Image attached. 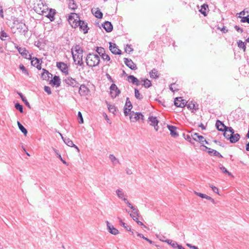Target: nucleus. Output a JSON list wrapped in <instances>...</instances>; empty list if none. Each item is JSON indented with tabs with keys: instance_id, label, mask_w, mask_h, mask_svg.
Masks as SVG:
<instances>
[{
	"instance_id": "393cba45",
	"label": "nucleus",
	"mask_w": 249,
	"mask_h": 249,
	"mask_svg": "<svg viewBox=\"0 0 249 249\" xmlns=\"http://www.w3.org/2000/svg\"><path fill=\"white\" fill-rule=\"evenodd\" d=\"M132 108V105L129 100V98L127 97L126 100L125 104L124 107V109H127L128 111H130Z\"/></svg>"
},
{
	"instance_id": "e2e57ef3",
	"label": "nucleus",
	"mask_w": 249,
	"mask_h": 249,
	"mask_svg": "<svg viewBox=\"0 0 249 249\" xmlns=\"http://www.w3.org/2000/svg\"><path fill=\"white\" fill-rule=\"evenodd\" d=\"M226 129L227 130H225V131H229L231 133V134H233L234 133V130L231 127H226Z\"/></svg>"
},
{
	"instance_id": "338daca9",
	"label": "nucleus",
	"mask_w": 249,
	"mask_h": 249,
	"mask_svg": "<svg viewBox=\"0 0 249 249\" xmlns=\"http://www.w3.org/2000/svg\"><path fill=\"white\" fill-rule=\"evenodd\" d=\"M178 244L175 241H173L171 244V246L174 248H178Z\"/></svg>"
},
{
	"instance_id": "8fccbe9b",
	"label": "nucleus",
	"mask_w": 249,
	"mask_h": 249,
	"mask_svg": "<svg viewBox=\"0 0 249 249\" xmlns=\"http://www.w3.org/2000/svg\"><path fill=\"white\" fill-rule=\"evenodd\" d=\"M220 170L222 171V172L224 173H227L228 174L229 176H231V174L229 172L224 166H222L220 167Z\"/></svg>"
},
{
	"instance_id": "ddd939ff",
	"label": "nucleus",
	"mask_w": 249,
	"mask_h": 249,
	"mask_svg": "<svg viewBox=\"0 0 249 249\" xmlns=\"http://www.w3.org/2000/svg\"><path fill=\"white\" fill-rule=\"evenodd\" d=\"M109 50L113 54H120L121 51L119 50L115 43H109Z\"/></svg>"
},
{
	"instance_id": "37998d69",
	"label": "nucleus",
	"mask_w": 249,
	"mask_h": 249,
	"mask_svg": "<svg viewBox=\"0 0 249 249\" xmlns=\"http://www.w3.org/2000/svg\"><path fill=\"white\" fill-rule=\"evenodd\" d=\"M96 51L101 56L105 53L104 49L102 47H97Z\"/></svg>"
},
{
	"instance_id": "9b49d317",
	"label": "nucleus",
	"mask_w": 249,
	"mask_h": 249,
	"mask_svg": "<svg viewBox=\"0 0 249 249\" xmlns=\"http://www.w3.org/2000/svg\"><path fill=\"white\" fill-rule=\"evenodd\" d=\"M107 230L109 233L113 235L119 234V231L112 225L108 221L106 222Z\"/></svg>"
},
{
	"instance_id": "774afa93",
	"label": "nucleus",
	"mask_w": 249,
	"mask_h": 249,
	"mask_svg": "<svg viewBox=\"0 0 249 249\" xmlns=\"http://www.w3.org/2000/svg\"><path fill=\"white\" fill-rule=\"evenodd\" d=\"M187 246L191 249H199L196 246H193L190 244H187Z\"/></svg>"
},
{
	"instance_id": "5701e85b",
	"label": "nucleus",
	"mask_w": 249,
	"mask_h": 249,
	"mask_svg": "<svg viewBox=\"0 0 249 249\" xmlns=\"http://www.w3.org/2000/svg\"><path fill=\"white\" fill-rule=\"evenodd\" d=\"M240 139V135L236 133L235 134H230V137H229V140L230 142L231 143H235Z\"/></svg>"
},
{
	"instance_id": "5fc2aeb1",
	"label": "nucleus",
	"mask_w": 249,
	"mask_h": 249,
	"mask_svg": "<svg viewBox=\"0 0 249 249\" xmlns=\"http://www.w3.org/2000/svg\"><path fill=\"white\" fill-rule=\"evenodd\" d=\"M133 51V49L131 48L130 45H127L125 48V51L126 53H130Z\"/></svg>"
},
{
	"instance_id": "a878e982",
	"label": "nucleus",
	"mask_w": 249,
	"mask_h": 249,
	"mask_svg": "<svg viewBox=\"0 0 249 249\" xmlns=\"http://www.w3.org/2000/svg\"><path fill=\"white\" fill-rule=\"evenodd\" d=\"M52 82L53 85H55L58 87L60 85V79L59 76H54L52 80Z\"/></svg>"
},
{
	"instance_id": "4468645a",
	"label": "nucleus",
	"mask_w": 249,
	"mask_h": 249,
	"mask_svg": "<svg viewBox=\"0 0 249 249\" xmlns=\"http://www.w3.org/2000/svg\"><path fill=\"white\" fill-rule=\"evenodd\" d=\"M148 119L149 121L150 122V125L154 127V129L156 131H158L159 129V126L158 125L159 121L157 118L153 116H150Z\"/></svg>"
},
{
	"instance_id": "9d476101",
	"label": "nucleus",
	"mask_w": 249,
	"mask_h": 249,
	"mask_svg": "<svg viewBox=\"0 0 249 249\" xmlns=\"http://www.w3.org/2000/svg\"><path fill=\"white\" fill-rule=\"evenodd\" d=\"M77 27H79L80 30L83 31L84 34L88 33L89 28H88L87 23L85 21L79 20L78 21Z\"/></svg>"
},
{
	"instance_id": "423d86ee",
	"label": "nucleus",
	"mask_w": 249,
	"mask_h": 249,
	"mask_svg": "<svg viewBox=\"0 0 249 249\" xmlns=\"http://www.w3.org/2000/svg\"><path fill=\"white\" fill-rule=\"evenodd\" d=\"M110 95L112 98L116 97L120 93V90L115 84H112L110 87Z\"/></svg>"
},
{
	"instance_id": "20e7f679",
	"label": "nucleus",
	"mask_w": 249,
	"mask_h": 249,
	"mask_svg": "<svg viewBox=\"0 0 249 249\" xmlns=\"http://www.w3.org/2000/svg\"><path fill=\"white\" fill-rule=\"evenodd\" d=\"M64 82L67 85L72 88H78L79 85V83L75 79L70 76L65 78Z\"/></svg>"
},
{
	"instance_id": "ea45409f",
	"label": "nucleus",
	"mask_w": 249,
	"mask_h": 249,
	"mask_svg": "<svg viewBox=\"0 0 249 249\" xmlns=\"http://www.w3.org/2000/svg\"><path fill=\"white\" fill-rule=\"evenodd\" d=\"M237 44H238V46L239 48H242L244 52L245 51L246 47V45H245V42H243L241 40H239L237 42Z\"/></svg>"
},
{
	"instance_id": "4d7b16f0",
	"label": "nucleus",
	"mask_w": 249,
	"mask_h": 249,
	"mask_svg": "<svg viewBox=\"0 0 249 249\" xmlns=\"http://www.w3.org/2000/svg\"><path fill=\"white\" fill-rule=\"evenodd\" d=\"M44 90L48 94H51L52 93L51 89L50 87L48 86H45Z\"/></svg>"
},
{
	"instance_id": "7ed1b4c3",
	"label": "nucleus",
	"mask_w": 249,
	"mask_h": 249,
	"mask_svg": "<svg viewBox=\"0 0 249 249\" xmlns=\"http://www.w3.org/2000/svg\"><path fill=\"white\" fill-rule=\"evenodd\" d=\"M80 20L77 14L71 13L68 18V21L73 28L77 27L78 21Z\"/></svg>"
},
{
	"instance_id": "f257e3e1",
	"label": "nucleus",
	"mask_w": 249,
	"mask_h": 249,
	"mask_svg": "<svg viewBox=\"0 0 249 249\" xmlns=\"http://www.w3.org/2000/svg\"><path fill=\"white\" fill-rule=\"evenodd\" d=\"M73 59L76 65L82 66L83 62V50L79 45L71 49Z\"/></svg>"
},
{
	"instance_id": "a19ab883",
	"label": "nucleus",
	"mask_w": 249,
	"mask_h": 249,
	"mask_svg": "<svg viewBox=\"0 0 249 249\" xmlns=\"http://www.w3.org/2000/svg\"><path fill=\"white\" fill-rule=\"evenodd\" d=\"M135 97L139 100H141L142 98V96L139 92V91L137 89H135Z\"/></svg>"
},
{
	"instance_id": "0eeeda50",
	"label": "nucleus",
	"mask_w": 249,
	"mask_h": 249,
	"mask_svg": "<svg viewBox=\"0 0 249 249\" xmlns=\"http://www.w3.org/2000/svg\"><path fill=\"white\" fill-rule=\"evenodd\" d=\"M187 104V102L182 99V97H177L174 101V105L177 107H183Z\"/></svg>"
},
{
	"instance_id": "4c0bfd02",
	"label": "nucleus",
	"mask_w": 249,
	"mask_h": 249,
	"mask_svg": "<svg viewBox=\"0 0 249 249\" xmlns=\"http://www.w3.org/2000/svg\"><path fill=\"white\" fill-rule=\"evenodd\" d=\"M19 69L22 71V73L27 76H29V74L27 70L25 68L23 64H20Z\"/></svg>"
},
{
	"instance_id": "2eb2a0df",
	"label": "nucleus",
	"mask_w": 249,
	"mask_h": 249,
	"mask_svg": "<svg viewBox=\"0 0 249 249\" xmlns=\"http://www.w3.org/2000/svg\"><path fill=\"white\" fill-rule=\"evenodd\" d=\"M124 62L125 64L131 70H135L137 69L136 64L131 59L124 58Z\"/></svg>"
},
{
	"instance_id": "680f3d73",
	"label": "nucleus",
	"mask_w": 249,
	"mask_h": 249,
	"mask_svg": "<svg viewBox=\"0 0 249 249\" xmlns=\"http://www.w3.org/2000/svg\"><path fill=\"white\" fill-rule=\"evenodd\" d=\"M195 194L197 195V196H199V197L202 198H205V196L206 195L205 194H202V193H198L197 192H195Z\"/></svg>"
},
{
	"instance_id": "c756f323",
	"label": "nucleus",
	"mask_w": 249,
	"mask_h": 249,
	"mask_svg": "<svg viewBox=\"0 0 249 249\" xmlns=\"http://www.w3.org/2000/svg\"><path fill=\"white\" fill-rule=\"evenodd\" d=\"M109 159L114 165H116L119 162V160L113 154L109 155Z\"/></svg>"
},
{
	"instance_id": "c03bdc74",
	"label": "nucleus",
	"mask_w": 249,
	"mask_h": 249,
	"mask_svg": "<svg viewBox=\"0 0 249 249\" xmlns=\"http://www.w3.org/2000/svg\"><path fill=\"white\" fill-rule=\"evenodd\" d=\"M186 106H187V107L188 108H189L190 109H191H191H196V108H195V107H196L195 104L194 102H193L192 101H191V102H189L188 103V104H187V105L186 104Z\"/></svg>"
},
{
	"instance_id": "473e14b6",
	"label": "nucleus",
	"mask_w": 249,
	"mask_h": 249,
	"mask_svg": "<svg viewBox=\"0 0 249 249\" xmlns=\"http://www.w3.org/2000/svg\"><path fill=\"white\" fill-rule=\"evenodd\" d=\"M118 219L119 220L121 226L124 228L126 230L128 231H131L130 227H129V226H126L125 225V223L123 221L122 219L120 217H118Z\"/></svg>"
},
{
	"instance_id": "49530a36",
	"label": "nucleus",
	"mask_w": 249,
	"mask_h": 249,
	"mask_svg": "<svg viewBox=\"0 0 249 249\" xmlns=\"http://www.w3.org/2000/svg\"><path fill=\"white\" fill-rule=\"evenodd\" d=\"M94 15L96 18H101L103 17L102 13L99 10H96L94 12Z\"/></svg>"
},
{
	"instance_id": "c85d7f7f",
	"label": "nucleus",
	"mask_w": 249,
	"mask_h": 249,
	"mask_svg": "<svg viewBox=\"0 0 249 249\" xmlns=\"http://www.w3.org/2000/svg\"><path fill=\"white\" fill-rule=\"evenodd\" d=\"M208 10V6L206 4H204L201 7V9L199 10L200 12L204 16L207 15L206 12Z\"/></svg>"
},
{
	"instance_id": "f704fd0d",
	"label": "nucleus",
	"mask_w": 249,
	"mask_h": 249,
	"mask_svg": "<svg viewBox=\"0 0 249 249\" xmlns=\"http://www.w3.org/2000/svg\"><path fill=\"white\" fill-rule=\"evenodd\" d=\"M124 201L128 205L129 207H130L131 209L133 210L134 213H137V210L134 208V207L132 205V204L130 203L129 202V201L126 198H124Z\"/></svg>"
},
{
	"instance_id": "412c9836",
	"label": "nucleus",
	"mask_w": 249,
	"mask_h": 249,
	"mask_svg": "<svg viewBox=\"0 0 249 249\" xmlns=\"http://www.w3.org/2000/svg\"><path fill=\"white\" fill-rule=\"evenodd\" d=\"M216 126L217 129L221 131H224L225 130H227L226 126L224 125V124L221 121L217 120L216 122Z\"/></svg>"
},
{
	"instance_id": "6e6552de",
	"label": "nucleus",
	"mask_w": 249,
	"mask_h": 249,
	"mask_svg": "<svg viewBox=\"0 0 249 249\" xmlns=\"http://www.w3.org/2000/svg\"><path fill=\"white\" fill-rule=\"evenodd\" d=\"M141 118L143 120V115L141 113L133 112L130 113V120L131 122H135Z\"/></svg>"
},
{
	"instance_id": "f8f14e48",
	"label": "nucleus",
	"mask_w": 249,
	"mask_h": 249,
	"mask_svg": "<svg viewBox=\"0 0 249 249\" xmlns=\"http://www.w3.org/2000/svg\"><path fill=\"white\" fill-rule=\"evenodd\" d=\"M56 66L62 72L65 73L66 74H68V68L66 64L61 62H57Z\"/></svg>"
},
{
	"instance_id": "7c9ffc66",
	"label": "nucleus",
	"mask_w": 249,
	"mask_h": 249,
	"mask_svg": "<svg viewBox=\"0 0 249 249\" xmlns=\"http://www.w3.org/2000/svg\"><path fill=\"white\" fill-rule=\"evenodd\" d=\"M19 129L24 134L25 136H26L27 134V130L19 122L17 123Z\"/></svg>"
},
{
	"instance_id": "f3484780",
	"label": "nucleus",
	"mask_w": 249,
	"mask_h": 249,
	"mask_svg": "<svg viewBox=\"0 0 249 249\" xmlns=\"http://www.w3.org/2000/svg\"><path fill=\"white\" fill-rule=\"evenodd\" d=\"M17 29L21 33H25L28 31V28L23 23H19L17 24Z\"/></svg>"
},
{
	"instance_id": "6e6d98bb",
	"label": "nucleus",
	"mask_w": 249,
	"mask_h": 249,
	"mask_svg": "<svg viewBox=\"0 0 249 249\" xmlns=\"http://www.w3.org/2000/svg\"><path fill=\"white\" fill-rule=\"evenodd\" d=\"M78 117L80 119L79 123L80 124H83V122H84V121H83V117H82V113L80 111H79L78 113Z\"/></svg>"
},
{
	"instance_id": "a211bd4d",
	"label": "nucleus",
	"mask_w": 249,
	"mask_h": 249,
	"mask_svg": "<svg viewBox=\"0 0 249 249\" xmlns=\"http://www.w3.org/2000/svg\"><path fill=\"white\" fill-rule=\"evenodd\" d=\"M52 76L53 75L48 71L43 69V72L41 73V77L43 80H49Z\"/></svg>"
},
{
	"instance_id": "e433bc0d",
	"label": "nucleus",
	"mask_w": 249,
	"mask_h": 249,
	"mask_svg": "<svg viewBox=\"0 0 249 249\" xmlns=\"http://www.w3.org/2000/svg\"><path fill=\"white\" fill-rule=\"evenodd\" d=\"M150 76L152 78L158 77L159 76L158 75V71L155 69H153L150 72Z\"/></svg>"
},
{
	"instance_id": "cd10ccee",
	"label": "nucleus",
	"mask_w": 249,
	"mask_h": 249,
	"mask_svg": "<svg viewBox=\"0 0 249 249\" xmlns=\"http://www.w3.org/2000/svg\"><path fill=\"white\" fill-rule=\"evenodd\" d=\"M116 193L117 196L119 198L122 199L123 200H124V198H125V196L122 189H117L116 191Z\"/></svg>"
},
{
	"instance_id": "603ef678",
	"label": "nucleus",
	"mask_w": 249,
	"mask_h": 249,
	"mask_svg": "<svg viewBox=\"0 0 249 249\" xmlns=\"http://www.w3.org/2000/svg\"><path fill=\"white\" fill-rule=\"evenodd\" d=\"M204 138L203 136L201 135H199V136L197 137V139L195 141L198 142L201 144L203 143V141Z\"/></svg>"
},
{
	"instance_id": "b1692460",
	"label": "nucleus",
	"mask_w": 249,
	"mask_h": 249,
	"mask_svg": "<svg viewBox=\"0 0 249 249\" xmlns=\"http://www.w3.org/2000/svg\"><path fill=\"white\" fill-rule=\"evenodd\" d=\"M167 127L170 131V134L173 137H176L178 135L176 132V127L173 125H168Z\"/></svg>"
},
{
	"instance_id": "79ce46f5",
	"label": "nucleus",
	"mask_w": 249,
	"mask_h": 249,
	"mask_svg": "<svg viewBox=\"0 0 249 249\" xmlns=\"http://www.w3.org/2000/svg\"><path fill=\"white\" fill-rule=\"evenodd\" d=\"M142 81L143 82V85L145 88H149L151 86V81L147 79L143 80Z\"/></svg>"
},
{
	"instance_id": "6ab92c4d",
	"label": "nucleus",
	"mask_w": 249,
	"mask_h": 249,
	"mask_svg": "<svg viewBox=\"0 0 249 249\" xmlns=\"http://www.w3.org/2000/svg\"><path fill=\"white\" fill-rule=\"evenodd\" d=\"M64 142L69 146L70 147H74L75 149H77V151L79 152V149L78 147L75 145L72 142V141L70 140L69 138H65V139H63Z\"/></svg>"
},
{
	"instance_id": "39448f33",
	"label": "nucleus",
	"mask_w": 249,
	"mask_h": 249,
	"mask_svg": "<svg viewBox=\"0 0 249 249\" xmlns=\"http://www.w3.org/2000/svg\"><path fill=\"white\" fill-rule=\"evenodd\" d=\"M19 53L25 58L31 59L32 56L25 48L17 47Z\"/></svg>"
},
{
	"instance_id": "4be33fe9",
	"label": "nucleus",
	"mask_w": 249,
	"mask_h": 249,
	"mask_svg": "<svg viewBox=\"0 0 249 249\" xmlns=\"http://www.w3.org/2000/svg\"><path fill=\"white\" fill-rule=\"evenodd\" d=\"M103 28L107 32H111L113 29V26L110 22L106 21L102 25Z\"/></svg>"
},
{
	"instance_id": "bf43d9fd",
	"label": "nucleus",
	"mask_w": 249,
	"mask_h": 249,
	"mask_svg": "<svg viewBox=\"0 0 249 249\" xmlns=\"http://www.w3.org/2000/svg\"><path fill=\"white\" fill-rule=\"evenodd\" d=\"M157 237L161 241L165 242V240L164 239L165 237L162 235H157Z\"/></svg>"
},
{
	"instance_id": "052dcab7",
	"label": "nucleus",
	"mask_w": 249,
	"mask_h": 249,
	"mask_svg": "<svg viewBox=\"0 0 249 249\" xmlns=\"http://www.w3.org/2000/svg\"><path fill=\"white\" fill-rule=\"evenodd\" d=\"M199 135L197 133H194L191 134V137L194 141H196L197 139V137H198Z\"/></svg>"
},
{
	"instance_id": "13d9d810",
	"label": "nucleus",
	"mask_w": 249,
	"mask_h": 249,
	"mask_svg": "<svg viewBox=\"0 0 249 249\" xmlns=\"http://www.w3.org/2000/svg\"><path fill=\"white\" fill-rule=\"evenodd\" d=\"M7 34L4 32L3 31L1 32L0 37L2 40H5L4 37H7Z\"/></svg>"
},
{
	"instance_id": "2f4dec72",
	"label": "nucleus",
	"mask_w": 249,
	"mask_h": 249,
	"mask_svg": "<svg viewBox=\"0 0 249 249\" xmlns=\"http://www.w3.org/2000/svg\"><path fill=\"white\" fill-rule=\"evenodd\" d=\"M69 7L72 10H74L77 8V5L75 3L73 0H68Z\"/></svg>"
},
{
	"instance_id": "09e8293b",
	"label": "nucleus",
	"mask_w": 249,
	"mask_h": 249,
	"mask_svg": "<svg viewBox=\"0 0 249 249\" xmlns=\"http://www.w3.org/2000/svg\"><path fill=\"white\" fill-rule=\"evenodd\" d=\"M170 89L172 90L173 92H174L175 91L178 90V89L176 84L174 83L171 84L170 86Z\"/></svg>"
},
{
	"instance_id": "72a5a7b5",
	"label": "nucleus",
	"mask_w": 249,
	"mask_h": 249,
	"mask_svg": "<svg viewBox=\"0 0 249 249\" xmlns=\"http://www.w3.org/2000/svg\"><path fill=\"white\" fill-rule=\"evenodd\" d=\"M38 7L39 8V10H38V7L36 6V10L38 13H43L45 10V7L42 4V3H41V4H38Z\"/></svg>"
},
{
	"instance_id": "de8ad7c7",
	"label": "nucleus",
	"mask_w": 249,
	"mask_h": 249,
	"mask_svg": "<svg viewBox=\"0 0 249 249\" xmlns=\"http://www.w3.org/2000/svg\"><path fill=\"white\" fill-rule=\"evenodd\" d=\"M15 107L17 110H18L21 113L23 112L22 106L20 105L19 103H16L15 104Z\"/></svg>"
},
{
	"instance_id": "a18cd8bd",
	"label": "nucleus",
	"mask_w": 249,
	"mask_h": 249,
	"mask_svg": "<svg viewBox=\"0 0 249 249\" xmlns=\"http://www.w3.org/2000/svg\"><path fill=\"white\" fill-rule=\"evenodd\" d=\"M249 16H239L238 17L239 18H241V22L244 23V22H247L248 18H249Z\"/></svg>"
},
{
	"instance_id": "aec40b11",
	"label": "nucleus",
	"mask_w": 249,
	"mask_h": 249,
	"mask_svg": "<svg viewBox=\"0 0 249 249\" xmlns=\"http://www.w3.org/2000/svg\"><path fill=\"white\" fill-rule=\"evenodd\" d=\"M128 81L129 82L132 83L133 84H135L137 86H139L141 84V82L133 75H129L127 77Z\"/></svg>"
},
{
	"instance_id": "3c124183",
	"label": "nucleus",
	"mask_w": 249,
	"mask_h": 249,
	"mask_svg": "<svg viewBox=\"0 0 249 249\" xmlns=\"http://www.w3.org/2000/svg\"><path fill=\"white\" fill-rule=\"evenodd\" d=\"M101 56L103 59L104 60H107L108 61L110 59L109 56L108 54H106L105 53H104Z\"/></svg>"
},
{
	"instance_id": "bb28decb",
	"label": "nucleus",
	"mask_w": 249,
	"mask_h": 249,
	"mask_svg": "<svg viewBox=\"0 0 249 249\" xmlns=\"http://www.w3.org/2000/svg\"><path fill=\"white\" fill-rule=\"evenodd\" d=\"M205 148L208 150V152L210 154H213L214 156H218L220 157H222L221 155L217 151L211 149L210 148L207 147V146H205Z\"/></svg>"
},
{
	"instance_id": "dca6fc26",
	"label": "nucleus",
	"mask_w": 249,
	"mask_h": 249,
	"mask_svg": "<svg viewBox=\"0 0 249 249\" xmlns=\"http://www.w3.org/2000/svg\"><path fill=\"white\" fill-rule=\"evenodd\" d=\"M31 60V65L34 67H36L37 69L41 70V62H40V61L39 59L35 57V58H32Z\"/></svg>"
},
{
	"instance_id": "69168bd1",
	"label": "nucleus",
	"mask_w": 249,
	"mask_h": 249,
	"mask_svg": "<svg viewBox=\"0 0 249 249\" xmlns=\"http://www.w3.org/2000/svg\"><path fill=\"white\" fill-rule=\"evenodd\" d=\"M205 198L206 199H208L209 200H210L211 202H212L213 203H214V200L213 198H212L211 197L207 196L206 195Z\"/></svg>"
},
{
	"instance_id": "58836bf2",
	"label": "nucleus",
	"mask_w": 249,
	"mask_h": 249,
	"mask_svg": "<svg viewBox=\"0 0 249 249\" xmlns=\"http://www.w3.org/2000/svg\"><path fill=\"white\" fill-rule=\"evenodd\" d=\"M238 14L239 16H249V8H245L244 10L241 11Z\"/></svg>"
},
{
	"instance_id": "0e129e2a",
	"label": "nucleus",
	"mask_w": 249,
	"mask_h": 249,
	"mask_svg": "<svg viewBox=\"0 0 249 249\" xmlns=\"http://www.w3.org/2000/svg\"><path fill=\"white\" fill-rule=\"evenodd\" d=\"M191 136L189 135H187L186 136H185L184 137V138L186 140L188 141V142H190L191 143H192V141H191Z\"/></svg>"
},
{
	"instance_id": "1a4fd4ad",
	"label": "nucleus",
	"mask_w": 249,
	"mask_h": 249,
	"mask_svg": "<svg viewBox=\"0 0 249 249\" xmlns=\"http://www.w3.org/2000/svg\"><path fill=\"white\" fill-rule=\"evenodd\" d=\"M90 90L84 84L81 85L79 88V93L82 96H86L88 95Z\"/></svg>"
},
{
	"instance_id": "c9c22d12",
	"label": "nucleus",
	"mask_w": 249,
	"mask_h": 249,
	"mask_svg": "<svg viewBox=\"0 0 249 249\" xmlns=\"http://www.w3.org/2000/svg\"><path fill=\"white\" fill-rule=\"evenodd\" d=\"M107 107H108L109 111L110 112H111L113 114H115V113L116 111V107H115V106L113 105H110L108 103H107Z\"/></svg>"
},
{
	"instance_id": "f03ea898",
	"label": "nucleus",
	"mask_w": 249,
	"mask_h": 249,
	"mask_svg": "<svg viewBox=\"0 0 249 249\" xmlns=\"http://www.w3.org/2000/svg\"><path fill=\"white\" fill-rule=\"evenodd\" d=\"M86 63L89 67H95L99 64L100 57L94 53H89L86 58Z\"/></svg>"
},
{
	"instance_id": "864d4df0",
	"label": "nucleus",
	"mask_w": 249,
	"mask_h": 249,
	"mask_svg": "<svg viewBox=\"0 0 249 249\" xmlns=\"http://www.w3.org/2000/svg\"><path fill=\"white\" fill-rule=\"evenodd\" d=\"M209 187L212 188V189L213 191V192H214V193H215L216 194H219V193H218V188L217 187L213 186L212 184H209Z\"/></svg>"
}]
</instances>
